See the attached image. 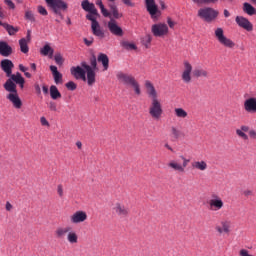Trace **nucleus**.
I'll list each match as a JSON object with an SVG mask.
<instances>
[{
  "label": "nucleus",
  "instance_id": "obj_1",
  "mask_svg": "<svg viewBox=\"0 0 256 256\" xmlns=\"http://www.w3.org/2000/svg\"><path fill=\"white\" fill-rule=\"evenodd\" d=\"M70 71L75 79L87 81L88 85L91 87L95 85L96 81L95 71H97V58L92 56L90 58V65L87 64V62H81V66L72 67Z\"/></svg>",
  "mask_w": 256,
  "mask_h": 256
},
{
  "label": "nucleus",
  "instance_id": "obj_2",
  "mask_svg": "<svg viewBox=\"0 0 256 256\" xmlns=\"http://www.w3.org/2000/svg\"><path fill=\"white\" fill-rule=\"evenodd\" d=\"M146 93L151 99V103L149 106V115L154 119V121H159L161 117H163V105H161V100H159V94L155 89V86L151 81H145Z\"/></svg>",
  "mask_w": 256,
  "mask_h": 256
},
{
  "label": "nucleus",
  "instance_id": "obj_3",
  "mask_svg": "<svg viewBox=\"0 0 256 256\" xmlns=\"http://www.w3.org/2000/svg\"><path fill=\"white\" fill-rule=\"evenodd\" d=\"M9 77L3 85L5 91H8V93H17V85H19L20 89L25 87V78H23L21 73L17 72L16 74H11Z\"/></svg>",
  "mask_w": 256,
  "mask_h": 256
},
{
  "label": "nucleus",
  "instance_id": "obj_4",
  "mask_svg": "<svg viewBox=\"0 0 256 256\" xmlns=\"http://www.w3.org/2000/svg\"><path fill=\"white\" fill-rule=\"evenodd\" d=\"M118 81L120 83H124V85H131L133 87L136 95H141V88L139 86V82L135 79V77L131 74H125L123 72H118L116 75Z\"/></svg>",
  "mask_w": 256,
  "mask_h": 256
},
{
  "label": "nucleus",
  "instance_id": "obj_5",
  "mask_svg": "<svg viewBox=\"0 0 256 256\" xmlns=\"http://www.w3.org/2000/svg\"><path fill=\"white\" fill-rule=\"evenodd\" d=\"M218 16L219 11L211 7H205L198 10V17L206 21V23H211L212 21H215L216 17Z\"/></svg>",
  "mask_w": 256,
  "mask_h": 256
},
{
  "label": "nucleus",
  "instance_id": "obj_6",
  "mask_svg": "<svg viewBox=\"0 0 256 256\" xmlns=\"http://www.w3.org/2000/svg\"><path fill=\"white\" fill-rule=\"evenodd\" d=\"M214 35L220 43V45H223V47H226L227 49H233L235 47V42L225 36V32L223 31V28H216L214 31Z\"/></svg>",
  "mask_w": 256,
  "mask_h": 256
},
{
  "label": "nucleus",
  "instance_id": "obj_7",
  "mask_svg": "<svg viewBox=\"0 0 256 256\" xmlns=\"http://www.w3.org/2000/svg\"><path fill=\"white\" fill-rule=\"evenodd\" d=\"M151 33L154 37H167L169 35V26L163 22L153 24L151 26Z\"/></svg>",
  "mask_w": 256,
  "mask_h": 256
},
{
  "label": "nucleus",
  "instance_id": "obj_8",
  "mask_svg": "<svg viewBox=\"0 0 256 256\" xmlns=\"http://www.w3.org/2000/svg\"><path fill=\"white\" fill-rule=\"evenodd\" d=\"M210 211H221L223 207H225V202H223V198L216 193L211 194L210 199L208 201Z\"/></svg>",
  "mask_w": 256,
  "mask_h": 256
},
{
  "label": "nucleus",
  "instance_id": "obj_9",
  "mask_svg": "<svg viewBox=\"0 0 256 256\" xmlns=\"http://www.w3.org/2000/svg\"><path fill=\"white\" fill-rule=\"evenodd\" d=\"M145 5L151 19L157 20L161 17V10L155 3V0H145Z\"/></svg>",
  "mask_w": 256,
  "mask_h": 256
},
{
  "label": "nucleus",
  "instance_id": "obj_10",
  "mask_svg": "<svg viewBox=\"0 0 256 256\" xmlns=\"http://www.w3.org/2000/svg\"><path fill=\"white\" fill-rule=\"evenodd\" d=\"M46 5L52 9L54 13L59 14V11L61 9L65 11L67 9V3H65L63 0H45Z\"/></svg>",
  "mask_w": 256,
  "mask_h": 256
},
{
  "label": "nucleus",
  "instance_id": "obj_11",
  "mask_svg": "<svg viewBox=\"0 0 256 256\" xmlns=\"http://www.w3.org/2000/svg\"><path fill=\"white\" fill-rule=\"evenodd\" d=\"M112 211L118 217H127L129 215V207L125 206L122 202L114 203Z\"/></svg>",
  "mask_w": 256,
  "mask_h": 256
},
{
  "label": "nucleus",
  "instance_id": "obj_12",
  "mask_svg": "<svg viewBox=\"0 0 256 256\" xmlns=\"http://www.w3.org/2000/svg\"><path fill=\"white\" fill-rule=\"evenodd\" d=\"M215 231L219 233V235H223V233L229 235L231 233V220H221L220 225L215 226Z\"/></svg>",
  "mask_w": 256,
  "mask_h": 256
},
{
  "label": "nucleus",
  "instance_id": "obj_13",
  "mask_svg": "<svg viewBox=\"0 0 256 256\" xmlns=\"http://www.w3.org/2000/svg\"><path fill=\"white\" fill-rule=\"evenodd\" d=\"M87 220V212L78 210L70 216V223L73 225H79V223H85Z\"/></svg>",
  "mask_w": 256,
  "mask_h": 256
},
{
  "label": "nucleus",
  "instance_id": "obj_14",
  "mask_svg": "<svg viewBox=\"0 0 256 256\" xmlns=\"http://www.w3.org/2000/svg\"><path fill=\"white\" fill-rule=\"evenodd\" d=\"M15 67V64H13V61L9 59H3L0 62V68L2 69L3 72H5L6 77H11L13 74V69Z\"/></svg>",
  "mask_w": 256,
  "mask_h": 256
},
{
  "label": "nucleus",
  "instance_id": "obj_15",
  "mask_svg": "<svg viewBox=\"0 0 256 256\" xmlns=\"http://www.w3.org/2000/svg\"><path fill=\"white\" fill-rule=\"evenodd\" d=\"M183 65L184 69L181 78L184 83H189L191 81V73H193V65L189 61H184Z\"/></svg>",
  "mask_w": 256,
  "mask_h": 256
},
{
  "label": "nucleus",
  "instance_id": "obj_16",
  "mask_svg": "<svg viewBox=\"0 0 256 256\" xmlns=\"http://www.w3.org/2000/svg\"><path fill=\"white\" fill-rule=\"evenodd\" d=\"M237 25L245 31H253V24L249 21V19L243 16H237L235 19Z\"/></svg>",
  "mask_w": 256,
  "mask_h": 256
},
{
  "label": "nucleus",
  "instance_id": "obj_17",
  "mask_svg": "<svg viewBox=\"0 0 256 256\" xmlns=\"http://www.w3.org/2000/svg\"><path fill=\"white\" fill-rule=\"evenodd\" d=\"M7 99L9 100L10 103L13 104V107H15V109H21V107H23V102L21 101V98H19V94H17V90L16 92H10L7 95Z\"/></svg>",
  "mask_w": 256,
  "mask_h": 256
},
{
  "label": "nucleus",
  "instance_id": "obj_18",
  "mask_svg": "<svg viewBox=\"0 0 256 256\" xmlns=\"http://www.w3.org/2000/svg\"><path fill=\"white\" fill-rule=\"evenodd\" d=\"M108 29L112 35H116V37H123V29L117 25L115 20H110L108 22Z\"/></svg>",
  "mask_w": 256,
  "mask_h": 256
},
{
  "label": "nucleus",
  "instance_id": "obj_19",
  "mask_svg": "<svg viewBox=\"0 0 256 256\" xmlns=\"http://www.w3.org/2000/svg\"><path fill=\"white\" fill-rule=\"evenodd\" d=\"M0 55L2 57H11L13 55V48L5 41H0Z\"/></svg>",
  "mask_w": 256,
  "mask_h": 256
},
{
  "label": "nucleus",
  "instance_id": "obj_20",
  "mask_svg": "<svg viewBox=\"0 0 256 256\" xmlns=\"http://www.w3.org/2000/svg\"><path fill=\"white\" fill-rule=\"evenodd\" d=\"M244 109L247 113H256V98L251 97L245 100Z\"/></svg>",
  "mask_w": 256,
  "mask_h": 256
},
{
  "label": "nucleus",
  "instance_id": "obj_21",
  "mask_svg": "<svg viewBox=\"0 0 256 256\" xmlns=\"http://www.w3.org/2000/svg\"><path fill=\"white\" fill-rule=\"evenodd\" d=\"M69 231H71V227L70 226H60L58 228H56V230L54 231V235L56 237V239H65V235H67V233H69Z\"/></svg>",
  "mask_w": 256,
  "mask_h": 256
},
{
  "label": "nucleus",
  "instance_id": "obj_22",
  "mask_svg": "<svg viewBox=\"0 0 256 256\" xmlns=\"http://www.w3.org/2000/svg\"><path fill=\"white\" fill-rule=\"evenodd\" d=\"M249 133V126L242 125L240 128L236 129V135L243 139V141H249V136L247 135Z\"/></svg>",
  "mask_w": 256,
  "mask_h": 256
},
{
  "label": "nucleus",
  "instance_id": "obj_23",
  "mask_svg": "<svg viewBox=\"0 0 256 256\" xmlns=\"http://www.w3.org/2000/svg\"><path fill=\"white\" fill-rule=\"evenodd\" d=\"M91 29L95 37H99V39L105 38V31L101 29V25L99 24V22L91 24Z\"/></svg>",
  "mask_w": 256,
  "mask_h": 256
},
{
  "label": "nucleus",
  "instance_id": "obj_24",
  "mask_svg": "<svg viewBox=\"0 0 256 256\" xmlns=\"http://www.w3.org/2000/svg\"><path fill=\"white\" fill-rule=\"evenodd\" d=\"M0 27H3V29H5L10 36L19 33V27H14L7 22L0 21Z\"/></svg>",
  "mask_w": 256,
  "mask_h": 256
},
{
  "label": "nucleus",
  "instance_id": "obj_25",
  "mask_svg": "<svg viewBox=\"0 0 256 256\" xmlns=\"http://www.w3.org/2000/svg\"><path fill=\"white\" fill-rule=\"evenodd\" d=\"M66 239L70 245H76V243H79V235H77V232L73 231V228H71L67 233Z\"/></svg>",
  "mask_w": 256,
  "mask_h": 256
},
{
  "label": "nucleus",
  "instance_id": "obj_26",
  "mask_svg": "<svg viewBox=\"0 0 256 256\" xmlns=\"http://www.w3.org/2000/svg\"><path fill=\"white\" fill-rule=\"evenodd\" d=\"M108 7L110 9V17L111 15L114 17V19H121V17H123V14L119 12V8H117L115 3H109Z\"/></svg>",
  "mask_w": 256,
  "mask_h": 256
},
{
  "label": "nucleus",
  "instance_id": "obj_27",
  "mask_svg": "<svg viewBox=\"0 0 256 256\" xmlns=\"http://www.w3.org/2000/svg\"><path fill=\"white\" fill-rule=\"evenodd\" d=\"M192 169H196L197 171H207V162L205 160L201 161H193L191 163Z\"/></svg>",
  "mask_w": 256,
  "mask_h": 256
},
{
  "label": "nucleus",
  "instance_id": "obj_28",
  "mask_svg": "<svg viewBox=\"0 0 256 256\" xmlns=\"http://www.w3.org/2000/svg\"><path fill=\"white\" fill-rule=\"evenodd\" d=\"M167 167L177 173H184L181 163L177 162V160H171L168 162Z\"/></svg>",
  "mask_w": 256,
  "mask_h": 256
},
{
  "label": "nucleus",
  "instance_id": "obj_29",
  "mask_svg": "<svg viewBox=\"0 0 256 256\" xmlns=\"http://www.w3.org/2000/svg\"><path fill=\"white\" fill-rule=\"evenodd\" d=\"M86 19L88 21H91V25H95V23H99L97 21V19H99V11L96 10H92L91 12H88L86 14Z\"/></svg>",
  "mask_w": 256,
  "mask_h": 256
},
{
  "label": "nucleus",
  "instance_id": "obj_30",
  "mask_svg": "<svg viewBox=\"0 0 256 256\" xmlns=\"http://www.w3.org/2000/svg\"><path fill=\"white\" fill-rule=\"evenodd\" d=\"M81 7L86 13H90L91 11H95L97 8H95V4L89 2V0H83L81 2Z\"/></svg>",
  "mask_w": 256,
  "mask_h": 256
},
{
  "label": "nucleus",
  "instance_id": "obj_31",
  "mask_svg": "<svg viewBox=\"0 0 256 256\" xmlns=\"http://www.w3.org/2000/svg\"><path fill=\"white\" fill-rule=\"evenodd\" d=\"M243 12L246 13V15H250V17H252V15H256V9L255 7H253V5H251L248 2H245L243 4Z\"/></svg>",
  "mask_w": 256,
  "mask_h": 256
},
{
  "label": "nucleus",
  "instance_id": "obj_32",
  "mask_svg": "<svg viewBox=\"0 0 256 256\" xmlns=\"http://www.w3.org/2000/svg\"><path fill=\"white\" fill-rule=\"evenodd\" d=\"M98 63H102L104 71L109 69V57L106 54H99L98 55Z\"/></svg>",
  "mask_w": 256,
  "mask_h": 256
},
{
  "label": "nucleus",
  "instance_id": "obj_33",
  "mask_svg": "<svg viewBox=\"0 0 256 256\" xmlns=\"http://www.w3.org/2000/svg\"><path fill=\"white\" fill-rule=\"evenodd\" d=\"M40 53L44 56L47 57L49 55V57H53V53H55V50H53V48H51V46L49 44H45L41 49H40Z\"/></svg>",
  "mask_w": 256,
  "mask_h": 256
},
{
  "label": "nucleus",
  "instance_id": "obj_34",
  "mask_svg": "<svg viewBox=\"0 0 256 256\" xmlns=\"http://www.w3.org/2000/svg\"><path fill=\"white\" fill-rule=\"evenodd\" d=\"M50 97L54 101H57V99H61V92H59V89L57 86L52 85L50 86Z\"/></svg>",
  "mask_w": 256,
  "mask_h": 256
},
{
  "label": "nucleus",
  "instance_id": "obj_35",
  "mask_svg": "<svg viewBox=\"0 0 256 256\" xmlns=\"http://www.w3.org/2000/svg\"><path fill=\"white\" fill-rule=\"evenodd\" d=\"M174 115L178 119H187V117L189 116L187 111H185V109H183V108H175L174 109Z\"/></svg>",
  "mask_w": 256,
  "mask_h": 256
},
{
  "label": "nucleus",
  "instance_id": "obj_36",
  "mask_svg": "<svg viewBox=\"0 0 256 256\" xmlns=\"http://www.w3.org/2000/svg\"><path fill=\"white\" fill-rule=\"evenodd\" d=\"M19 46H20L21 53H24V54L29 53V42L27 41V39L25 38L20 39Z\"/></svg>",
  "mask_w": 256,
  "mask_h": 256
},
{
  "label": "nucleus",
  "instance_id": "obj_37",
  "mask_svg": "<svg viewBox=\"0 0 256 256\" xmlns=\"http://www.w3.org/2000/svg\"><path fill=\"white\" fill-rule=\"evenodd\" d=\"M120 45L121 47H123V49H126V51H137V45H135V43H131L129 41H122Z\"/></svg>",
  "mask_w": 256,
  "mask_h": 256
},
{
  "label": "nucleus",
  "instance_id": "obj_38",
  "mask_svg": "<svg viewBox=\"0 0 256 256\" xmlns=\"http://www.w3.org/2000/svg\"><path fill=\"white\" fill-rule=\"evenodd\" d=\"M193 76L194 77H209V72H207V70L203 69V68H195L193 70Z\"/></svg>",
  "mask_w": 256,
  "mask_h": 256
},
{
  "label": "nucleus",
  "instance_id": "obj_39",
  "mask_svg": "<svg viewBox=\"0 0 256 256\" xmlns=\"http://www.w3.org/2000/svg\"><path fill=\"white\" fill-rule=\"evenodd\" d=\"M96 5L100 8L103 17H111V13L103 5V0H96Z\"/></svg>",
  "mask_w": 256,
  "mask_h": 256
},
{
  "label": "nucleus",
  "instance_id": "obj_40",
  "mask_svg": "<svg viewBox=\"0 0 256 256\" xmlns=\"http://www.w3.org/2000/svg\"><path fill=\"white\" fill-rule=\"evenodd\" d=\"M171 135L173 137V139H181V137H183V132H181V130L175 126L171 127Z\"/></svg>",
  "mask_w": 256,
  "mask_h": 256
},
{
  "label": "nucleus",
  "instance_id": "obj_41",
  "mask_svg": "<svg viewBox=\"0 0 256 256\" xmlns=\"http://www.w3.org/2000/svg\"><path fill=\"white\" fill-rule=\"evenodd\" d=\"M151 41H153V37L151 34H147L142 38V45H144L146 49H149L151 47Z\"/></svg>",
  "mask_w": 256,
  "mask_h": 256
},
{
  "label": "nucleus",
  "instance_id": "obj_42",
  "mask_svg": "<svg viewBox=\"0 0 256 256\" xmlns=\"http://www.w3.org/2000/svg\"><path fill=\"white\" fill-rule=\"evenodd\" d=\"M54 61L56 65H63V63H65V58H63L61 53H56L54 56Z\"/></svg>",
  "mask_w": 256,
  "mask_h": 256
},
{
  "label": "nucleus",
  "instance_id": "obj_43",
  "mask_svg": "<svg viewBox=\"0 0 256 256\" xmlns=\"http://www.w3.org/2000/svg\"><path fill=\"white\" fill-rule=\"evenodd\" d=\"M53 78H54V83H56V85L63 84V74H61L60 72H58L57 74H54Z\"/></svg>",
  "mask_w": 256,
  "mask_h": 256
},
{
  "label": "nucleus",
  "instance_id": "obj_44",
  "mask_svg": "<svg viewBox=\"0 0 256 256\" xmlns=\"http://www.w3.org/2000/svg\"><path fill=\"white\" fill-rule=\"evenodd\" d=\"M196 5H209V3H217L219 0H192Z\"/></svg>",
  "mask_w": 256,
  "mask_h": 256
},
{
  "label": "nucleus",
  "instance_id": "obj_45",
  "mask_svg": "<svg viewBox=\"0 0 256 256\" xmlns=\"http://www.w3.org/2000/svg\"><path fill=\"white\" fill-rule=\"evenodd\" d=\"M180 159L183 161V163L181 164L182 170L185 172V169L187 168V165H189L190 160L185 158V156L181 155Z\"/></svg>",
  "mask_w": 256,
  "mask_h": 256
},
{
  "label": "nucleus",
  "instance_id": "obj_46",
  "mask_svg": "<svg viewBox=\"0 0 256 256\" xmlns=\"http://www.w3.org/2000/svg\"><path fill=\"white\" fill-rule=\"evenodd\" d=\"M65 87L69 91H75V89H77V84H75V82H73V81H69L68 83L65 84Z\"/></svg>",
  "mask_w": 256,
  "mask_h": 256
},
{
  "label": "nucleus",
  "instance_id": "obj_47",
  "mask_svg": "<svg viewBox=\"0 0 256 256\" xmlns=\"http://www.w3.org/2000/svg\"><path fill=\"white\" fill-rule=\"evenodd\" d=\"M25 19H27L28 21L35 22V15H33V12L31 11H26Z\"/></svg>",
  "mask_w": 256,
  "mask_h": 256
},
{
  "label": "nucleus",
  "instance_id": "obj_48",
  "mask_svg": "<svg viewBox=\"0 0 256 256\" xmlns=\"http://www.w3.org/2000/svg\"><path fill=\"white\" fill-rule=\"evenodd\" d=\"M38 13H40V15H43L44 17H47V15H49L47 9L43 6H38Z\"/></svg>",
  "mask_w": 256,
  "mask_h": 256
},
{
  "label": "nucleus",
  "instance_id": "obj_49",
  "mask_svg": "<svg viewBox=\"0 0 256 256\" xmlns=\"http://www.w3.org/2000/svg\"><path fill=\"white\" fill-rule=\"evenodd\" d=\"M121 1L127 7H135V2H133V0H121Z\"/></svg>",
  "mask_w": 256,
  "mask_h": 256
},
{
  "label": "nucleus",
  "instance_id": "obj_50",
  "mask_svg": "<svg viewBox=\"0 0 256 256\" xmlns=\"http://www.w3.org/2000/svg\"><path fill=\"white\" fill-rule=\"evenodd\" d=\"M242 195H244V197H253V190L251 189L243 190Z\"/></svg>",
  "mask_w": 256,
  "mask_h": 256
},
{
  "label": "nucleus",
  "instance_id": "obj_51",
  "mask_svg": "<svg viewBox=\"0 0 256 256\" xmlns=\"http://www.w3.org/2000/svg\"><path fill=\"white\" fill-rule=\"evenodd\" d=\"M40 123H41V125H43L44 127H49V121H47V118H45V117H41L40 118Z\"/></svg>",
  "mask_w": 256,
  "mask_h": 256
},
{
  "label": "nucleus",
  "instance_id": "obj_52",
  "mask_svg": "<svg viewBox=\"0 0 256 256\" xmlns=\"http://www.w3.org/2000/svg\"><path fill=\"white\" fill-rule=\"evenodd\" d=\"M48 107L50 111H57V103L55 102H50Z\"/></svg>",
  "mask_w": 256,
  "mask_h": 256
},
{
  "label": "nucleus",
  "instance_id": "obj_53",
  "mask_svg": "<svg viewBox=\"0 0 256 256\" xmlns=\"http://www.w3.org/2000/svg\"><path fill=\"white\" fill-rule=\"evenodd\" d=\"M5 3L7 5V7H9V9H15V3H13V1L5 0Z\"/></svg>",
  "mask_w": 256,
  "mask_h": 256
},
{
  "label": "nucleus",
  "instance_id": "obj_54",
  "mask_svg": "<svg viewBox=\"0 0 256 256\" xmlns=\"http://www.w3.org/2000/svg\"><path fill=\"white\" fill-rule=\"evenodd\" d=\"M167 24L170 27V29H173L176 25L175 21H173L171 18H167Z\"/></svg>",
  "mask_w": 256,
  "mask_h": 256
},
{
  "label": "nucleus",
  "instance_id": "obj_55",
  "mask_svg": "<svg viewBox=\"0 0 256 256\" xmlns=\"http://www.w3.org/2000/svg\"><path fill=\"white\" fill-rule=\"evenodd\" d=\"M57 193H58L59 197H63V185L59 184L57 186Z\"/></svg>",
  "mask_w": 256,
  "mask_h": 256
},
{
  "label": "nucleus",
  "instance_id": "obj_56",
  "mask_svg": "<svg viewBox=\"0 0 256 256\" xmlns=\"http://www.w3.org/2000/svg\"><path fill=\"white\" fill-rule=\"evenodd\" d=\"M84 43L85 45H87V47H91L93 45V38L91 39L84 38Z\"/></svg>",
  "mask_w": 256,
  "mask_h": 256
},
{
  "label": "nucleus",
  "instance_id": "obj_57",
  "mask_svg": "<svg viewBox=\"0 0 256 256\" xmlns=\"http://www.w3.org/2000/svg\"><path fill=\"white\" fill-rule=\"evenodd\" d=\"M50 71L52 72V75H56L59 73V70H57V66H50Z\"/></svg>",
  "mask_w": 256,
  "mask_h": 256
},
{
  "label": "nucleus",
  "instance_id": "obj_58",
  "mask_svg": "<svg viewBox=\"0 0 256 256\" xmlns=\"http://www.w3.org/2000/svg\"><path fill=\"white\" fill-rule=\"evenodd\" d=\"M249 137H251V139H256V131L255 130H249Z\"/></svg>",
  "mask_w": 256,
  "mask_h": 256
},
{
  "label": "nucleus",
  "instance_id": "obj_59",
  "mask_svg": "<svg viewBox=\"0 0 256 256\" xmlns=\"http://www.w3.org/2000/svg\"><path fill=\"white\" fill-rule=\"evenodd\" d=\"M6 211H12L13 210V205L9 203V201L6 202L5 205Z\"/></svg>",
  "mask_w": 256,
  "mask_h": 256
},
{
  "label": "nucleus",
  "instance_id": "obj_60",
  "mask_svg": "<svg viewBox=\"0 0 256 256\" xmlns=\"http://www.w3.org/2000/svg\"><path fill=\"white\" fill-rule=\"evenodd\" d=\"M19 70L22 71V73H25V72L29 71V68L23 66V64H20L19 65Z\"/></svg>",
  "mask_w": 256,
  "mask_h": 256
},
{
  "label": "nucleus",
  "instance_id": "obj_61",
  "mask_svg": "<svg viewBox=\"0 0 256 256\" xmlns=\"http://www.w3.org/2000/svg\"><path fill=\"white\" fill-rule=\"evenodd\" d=\"M159 5H160L162 11L165 10V9H167V5H165V2H164L163 0H160V1H159Z\"/></svg>",
  "mask_w": 256,
  "mask_h": 256
},
{
  "label": "nucleus",
  "instance_id": "obj_62",
  "mask_svg": "<svg viewBox=\"0 0 256 256\" xmlns=\"http://www.w3.org/2000/svg\"><path fill=\"white\" fill-rule=\"evenodd\" d=\"M26 41H28V43H30L31 42V30H28L27 31V35H26Z\"/></svg>",
  "mask_w": 256,
  "mask_h": 256
},
{
  "label": "nucleus",
  "instance_id": "obj_63",
  "mask_svg": "<svg viewBox=\"0 0 256 256\" xmlns=\"http://www.w3.org/2000/svg\"><path fill=\"white\" fill-rule=\"evenodd\" d=\"M34 88L35 91H37L38 95H41V87L39 86V84H35Z\"/></svg>",
  "mask_w": 256,
  "mask_h": 256
},
{
  "label": "nucleus",
  "instance_id": "obj_64",
  "mask_svg": "<svg viewBox=\"0 0 256 256\" xmlns=\"http://www.w3.org/2000/svg\"><path fill=\"white\" fill-rule=\"evenodd\" d=\"M42 91L45 95H47V93H49V87H47L46 85H43L42 87Z\"/></svg>",
  "mask_w": 256,
  "mask_h": 256
}]
</instances>
